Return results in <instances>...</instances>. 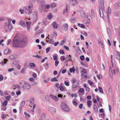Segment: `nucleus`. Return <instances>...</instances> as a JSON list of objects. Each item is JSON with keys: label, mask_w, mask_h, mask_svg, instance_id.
<instances>
[{"label": "nucleus", "mask_w": 120, "mask_h": 120, "mask_svg": "<svg viewBox=\"0 0 120 120\" xmlns=\"http://www.w3.org/2000/svg\"><path fill=\"white\" fill-rule=\"evenodd\" d=\"M25 104V103L24 101H22L21 102L20 105L21 106V109L23 107Z\"/></svg>", "instance_id": "cd10ccee"}, {"label": "nucleus", "mask_w": 120, "mask_h": 120, "mask_svg": "<svg viewBox=\"0 0 120 120\" xmlns=\"http://www.w3.org/2000/svg\"><path fill=\"white\" fill-rule=\"evenodd\" d=\"M7 103L8 101H5L3 103V105L5 106L7 105Z\"/></svg>", "instance_id": "603ef678"}, {"label": "nucleus", "mask_w": 120, "mask_h": 120, "mask_svg": "<svg viewBox=\"0 0 120 120\" xmlns=\"http://www.w3.org/2000/svg\"><path fill=\"white\" fill-rule=\"evenodd\" d=\"M50 96L52 99L56 101H57L59 99L57 97L54 96L52 94H50Z\"/></svg>", "instance_id": "9b49d317"}, {"label": "nucleus", "mask_w": 120, "mask_h": 120, "mask_svg": "<svg viewBox=\"0 0 120 120\" xmlns=\"http://www.w3.org/2000/svg\"><path fill=\"white\" fill-rule=\"evenodd\" d=\"M91 103L92 102L90 101L89 100L87 101V104L89 108H90L91 107Z\"/></svg>", "instance_id": "393cba45"}, {"label": "nucleus", "mask_w": 120, "mask_h": 120, "mask_svg": "<svg viewBox=\"0 0 120 120\" xmlns=\"http://www.w3.org/2000/svg\"><path fill=\"white\" fill-rule=\"evenodd\" d=\"M32 76L34 78H36L37 77V74L36 73H34L33 74Z\"/></svg>", "instance_id": "680f3d73"}, {"label": "nucleus", "mask_w": 120, "mask_h": 120, "mask_svg": "<svg viewBox=\"0 0 120 120\" xmlns=\"http://www.w3.org/2000/svg\"><path fill=\"white\" fill-rule=\"evenodd\" d=\"M35 79L33 78H31L29 79V80L30 81L33 82L34 80Z\"/></svg>", "instance_id": "09e8293b"}, {"label": "nucleus", "mask_w": 120, "mask_h": 120, "mask_svg": "<svg viewBox=\"0 0 120 120\" xmlns=\"http://www.w3.org/2000/svg\"><path fill=\"white\" fill-rule=\"evenodd\" d=\"M79 82L76 81L75 79H74L73 80L72 87L73 88H75L78 86L79 85Z\"/></svg>", "instance_id": "423d86ee"}, {"label": "nucleus", "mask_w": 120, "mask_h": 120, "mask_svg": "<svg viewBox=\"0 0 120 120\" xmlns=\"http://www.w3.org/2000/svg\"><path fill=\"white\" fill-rule=\"evenodd\" d=\"M91 14L93 16L94 15V11L93 10L91 9Z\"/></svg>", "instance_id": "e2e57ef3"}, {"label": "nucleus", "mask_w": 120, "mask_h": 120, "mask_svg": "<svg viewBox=\"0 0 120 120\" xmlns=\"http://www.w3.org/2000/svg\"><path fill=\"white\" fill-rule=\"evenodd\" d=\"M61 60L62 61H63L64 60L65 58V56H62L60 58Z\"/></svg>", "instance_id": "8fccbe9b"}, {"label": "nucleus", "mask_w": 120, "mask_h": 120, "mask_svg": "<svg viewBox=\"0 0 120 120\" xmlns=\"http://www.w3.org/2000/svg\"><path fill=\"white\" fill-rule=\"evenodd\" d=\"M6 117V116L4 114H3L1 116V118L3 119H4Z\"/></svg>", "instance_id": "774afa93"}, {"label": "nucleus", "mask_w": 120, "mask_h": 120, "mask_svg": "<svg viewBox=\"0 0 120 120\" xmlns=\"http://www.w3.org/2000/svg\"><path fill=\"white\" fill-rule=\"evenodd\" d=\"M65 40H63L60 43V45L61 46L63 45L65 43Z\"/></svg>", "instance_id": "ea45409f"}, {"label": "nucleus", "mask_w": 120, "mask_h": 120, "mask_svg": "<svg viewBox=\"0 0 120 120\" xmlns=\"http://www.w3.org/2000/svg\"><path fill=\"white\" fill-rule=\"evenodd\" d=\"M30 66L32 68L34 67L35 66V64H34L32 63H31L30 64Z\"/></svg>", "instance_id": "f704fd0d"}, {"label": "nucleus", "mask_w": 120, "mask_h": 120, "mask_svg": "<svg viewBox=\"0 0 120 120\" xmlns=\"http://www.w3.org/2000/svg\"><path fill=\"white\" fill-rule=\"evenodd\" d=\"M41 117L42 120H44L45 118V114L44 113L42 114L41 116Z\"/></svg>", "instance_id": "bb28decb"}, {"label": "nucleus", "mask_w": 120, "mask_h": 120, "mask_svg": "<svg viewBox=\"0 0 120 120\" xmlns=\"http://www.w3.org/2000/svg\"><path fill=\"white\" fill-rule=\"evenodd\" d=\"M11 52V50L8 49H5L4 51V54H6L8 53H10Z\"/></svg>", "instance_id": "2eb2a0df"}, {"label": "nucleus", "mask_w": 120, "mask_h": 120, "mask_svg": "<svg viewBox=\"0 0 120 120\" xmlns=\"http://www.w3.org/2000/svg\"><path fill=\"white\" fill-rule=\"evenodd\" d=\"M50 49H51V48L50 47H48V48H47L46 49V53H48L49 52V51L50 50Z\"/></svg>", "instance_id": "3c124183"}, {"label": "nucleus", "mask_w": 120, "mask_h": 120, "mask_svg": "<svg viewBox=\"0 0 120 120\" xmlns=\"http://www.w3.org/2000/svg\"><path fill=\"white\" fill-rule=\"evenodd\" d=\"M19 23L21 25L23 26L24 25V22L23 21L21 20L19 22Z\"/></svg>", "instance_id": "473e14b6"}, {"label": "nucleus", "mask_w": 120, "mask_h": 120, "mask_svg": "<svg viewBox=\"0 0 120 120\" xmlns=\"http://www.w3.org/2000/svg\"><path fill=\"white\" fill-rule=\"evenodd\" d=\"M33 57H35L36 58H39L41 59H42V58H41V56H38V55H37L36 56V55H33Z\"/></svg>", "instance_id": "c9c22d12"}, {"label": "nucleus", "mask_w": 120, "mask_h": 120, "mask_svg": "<svg viewBox=\"0 0 120 120\" xmlns=\"http://www.w3.org/2000/svg\"><path fill=\"white\" fill-rule=\"evenodd\" d=\"M56 6V4L55 3H53L50 5L51 7H55Z\"/></svg>", "instance_id": "5fc2aeb1"}, {"label": "nucleus", "mask_w": 120, "mask_h": 120, "mask_svg": "<svg viewBox=\"0 0 120 120\" xmlns=\"http://www.w3.org/2000/svg\"><path fill=\"white\" fill-rule=\"evenodd\" d=\"M86 73V70L84 69H83L82 71H81V74L82 75V76H83V75L84 74V73Z\"/></svg>", "instance_id": "b1692460"}, {"label": "nucleus", "mask_w": 120, "mask_h": 120, "mask_svg": "<svg viewBox=\"0 0 120 120\" xmlns=\"http://www.w3.org/2000/svg\"><path fill=\"white\" fill-rule=\"evenodd\" d=\"M58 88H59L60 90L61 91H63L64 90V88L63 86H60L59 87H58Z\"/></svg>", "instance_id": "c03bdc74"}, {"label": "nucleus", "mask_w": 120, "mask_h": 120, "mask_svg": "<svg viewBox=\"0 0 120 120\" xmlns=\"http://www.w3.org/2000/svg\"><path fill=\"white\" fill-rule=\"evenodd\" d=\"M61 106L62 109L64 111L68 112L69 110V109L68 106L64 103L62 102Z\"/></svg>", "instance_id": "7ed1b4c3"}, {"label": "nucleus", "mask_w": 120, "mask_h": 120, "mask_svg": "<svg viewBox=\"0 0 120 120\" xmlns=\"http://www.w3.org/2000/svg\"><path fill=\"white\" fill-rule=\"evenodd\" d=\"M8 60L7 59H4L3 61H2L0 63V64L2 65H4V64H6V62L8 61Z\"/></svg>", "instance_id": "f8f14e48"}, {"label": "nucleus", "mask_w": 120, "mask_h": 120, "mask_svg": "<svg viewBox=\"0 0 120 120\" xmlns=\"http://www.w3.org/2000/svg\"><path fill=\"white\" fill-rule=\"evenodd\" d=\"M62 29L63 30L65 31H67L68 30V24L67 23L64 24L62 27Z\"/></svg>", "instance_id": "1a4fd4ad"}, {"label": "nucleus", "mask_w": 120, "mask_h": 120, "mask_svg": "<svg viewBox=\"0 0 120 120\" xmlns=\"http://www.w3.org/2000/svg\"><path fill=\"white\" fill-rule=\"evenodd\" d=\"M64 47L68 51L69 50V47L67 46H64Z\"/></svg>", "instance_id": "338daca9"}, {"label": "nucleus", "mask_w": 120, "mask_h": 120, "mask_svg": "<svg viewBox=\"0 0 120 120\" xmlns=\"http://www.w3.org/2000/svg\"><path fill=\"white\" fill-rule=\"evenodd\" d=\"M66 10H64L63 11V13L64 14L67 12H68V10H69L70 8L69 6L68 5H66Z\"/></svg>", "instance_id": "dca6fc26"}, {"label": "nucleus", "mask_w": 120, "mask_h": 120, "mask_svg": "<svg viewBox=\"0 0 120 120\" xmlns=\"http://www.w3.org/2000/svg\"><path fill=\"white\" fill-rule=\"evenodd\" d=\"M59 52L62 54H64V50H60L59 51Z\"/></svg>", "instance_id": "37998d69"}, {"label": "nucleus", "mask_w": 120, "mask_h": 120, "mask_svg": "<svg viewBox=\"0 0 120 120\" xmlns=\"http://www.w3.org/2000/svg\"><path fill=\"white\" fill-rule=\"evenodd\" d=\"M16 94L17 95H19L21 94V92L19 90L18 91L16 92Z\"/></svg>", "instance_id": "69168bd1"}, {"label": "nucleus", "mask_w": 120, "mask_h": 120, "mask_svg": "<svg viewBox=\"0 0 120 120\" xmlns=\"http://www.w3.org/2000/svg\"><path fill=\"white\" fill-rule=\"evenodd\" d=\"M10 58L11 59H13L15 58V56L13 55H11L9 56Z\"/></svg>", "instance_id": "58836bf2"}, {"label": "nucleus", "mask_w": 120, "mask_h": 120, "mask_svg": "<svg viewBox=\"0 0 120 120\" xmlns=\"http://www.w3.org/2000/svg\"><path fill=\"white\" fill-rule=\"evenodd\" d=\"M5 28L6 27H7V25H8V29L11 30L12 29V26L11 24H7V22H5Z\"/></svg>", "instance_id": "9d476101"}, {"label": "nucleus", "mask_w": 120, "mask_h": 120, "mask_svg": "<svg viewBox=\"0 0 120 120\" xmlns=\"http://www.w3.org/2000/svg\"><path fill=\"white\" fill-rule=\"evenodd\" d=\"M59 43V42H54V43L53 44L55 46H57V45Z\"/></svg>", "instance_id": "052dcab7"}, {"label": "nucleus", "mask_w": 120, "mask_h": 120, "mask_svg": "<svg viewBox=\"0 0 120 120\" xmlns=\"http://www.w3.org/2000/svg\"><path fill=\"white\" fill-rule=\"evenodd\" d=\"M64 84L67 86H68L69 85V83L67 81L65 82H64Z\"/></svg>", "instance_id": "4d7b16f0"}, {"label": "nucleus", "mask_w": 120, "mask_h": 120, "mask_svg": "<svg viewBox=\"0 0 120 120\" xmlns=\"http://www.w3.org/2000/svg\"><path fill=\"white\" fill-rule=\"evenodd\" d=\"M99 13L100 16L103 18V11L102 9L100 7L99 8Z\"/></svg>", "instance_id": "4468645a"}, {"label": "nucleus", "mask_w": 120, "mask_h": 120, "mask_svg": "<svg viewBox=\"0 0 120 120\" xmlns=\"http://www.w3.org/2000/svg\"><path fill=\"white\" fill-rule=\"evenodd\" d=\"M107 34L109 35V36H111V30L109 28H107Z\"/></svg>", "instance_id": "412c9836"}, {"label": "nucleus", "mask_w": 120, "mask_h": 120, "mask_svg": "<svg viewBox=\"0 0 120 120\" xmlns=\"http://www.w3.org/2000/svg\"><path fill=\"white\" fill-rule=\"evenodd\" d=\"M98 90L100 93H103V91L102 88L101 87H98Z\"/></svg>", "instance_id": "c756f323"}, {"label": "nucleus", "mask_w": 120, "mask_h": 120, "mask_svg": "<svg viewBox=\"0 0 120 120\" xmlns=\"http://www.w3.org/2000/svg\"><path fill=\"white\" fill-rule=\"evenodd\" d=\"M78 26L81 27L82 28H85V27L84 25L80 23L78 24Z\"/></svg>", "instance_id": "2f4dec72"}, {"label": "nucleus", "mask_w": 120, "mask_h": 120, "mask_svg": "<svg viewBox=\"0 0 120 120\" xmlns=\"http://www.w3.org/2000/svg\"><path fill=\"white\" fill-rule=\"evenodd\" d=\"M48 17L49 19H50L52 18V16L51 13H50L49 14V15L48 16Z\"/></svg>", "instance_id": "e433bc0d"}, {"label": "nucleus", "mask_w": 120, "mask_h": 120, "mask_svg": "<svg viewBox=\"0 0 120 120\" xmlns=\"http://www.w3.org/2000/svg\"><path fill=\"white\" fill-rule=\"evenodd\" d=\"M117 53H116V59L119 60H120V52L117 51Z\"/></svg>", "instance_id": "a211bd4d"}, {"label": "nucleus", "mask_w": 120, "mask_h": 120, "mask_svg": "<svg viewBox=\"0 0 120 120\" xmlns=\"http://www.w3.org/2000/svg\"><path fill=\"white\" fill-rule=\"evenodd\" d=\"M57 78L55 77L54 78H53L51 79V81L52 82H53L54 81L56 82L58 80L56 79Z\"/></svg>", "instance_id": "c85d7f7f"}, {"label": "nucleus", "mask_w": 120, "mask_h": 120, "mask_svg": "<svg viewBox=\"0 0 120 120\" xmlns=\"http://www.w3.org/2000/svg\"><path fill=\"white\" fill-rule=\"evenodd\" d=\"M76 19L74 18L73 19H72L71 20V22L72 23H74L76 21Z\"/></svg>", "instance_id": "a18cd8bd"}, {"label": "nucleus", "mask_w": 120, "mask_h": 120, "mask_svg": "<svg viewBox=\"0 0 120 120\" xmlns=\"http://www.w3.org/2000/svg\"><path fill=\"white\" fill-rule=\"evenodd\" d=\"M24 12L26 14L29 15L32 12V11L31 9H28L27 7H25L24 8Z\"/></svg>", "instance_id": "20e7f679"}, {"label": "nucleus", "mask_w": 120, "mask_h": 120, "mask_svg": "<svg viewBox=\"0 0 120 120\" xmlns=\"http://www.w3.org/2000/svg\"><path fill=\"white\" fill-rule=\"evenodd\" d=\"M34 99L33 98H31L30 99V104L31 105H33L34 104Z\"/></svg>", "instance_id": "a878e982"}, {"label": "nucleus", "mask_w": 120, "mask_h": 120, "mask_svg": "<svg viewBox=\"0 0 120 120\" xmlns=\"http://www.w3.org/2000/svg\"><path fill=\"white\" fill-rule=\"evenodd\" d=\"M80 59L82 60H83L84 59V57L83 55H81L80 56Z\"/></svg>", "instance_id": "a19ab883"}, {"label": "nucleus", "mask_w": 120, "mask_h": 120, "mask_svg": "<svg viewBox=\"0 0 120 120\" xmlns=\"http://www.w3.org/2000/svg\"><path fill=\"white\" fill-rule=\"evenodd\" d=\"M19 11L21 12V14H23L24 13V10L23 9H20L19 10Z\"/></svg>", "instance_id": "79ce46f5"}, {"label": "nucleus", "mask_w": 120, "mask_h": 120, "mask_svg": "<svg viewBox=\"0 0 120 120\" xmlns=\"http://www.w3.org/2000/svg\"><path fill=\"white\" fill-rule=\"evenodd\" d=\"M81 33L84 35L85 36H87V34L84 31H82L81 32Z\"/></svg>", "instance_id": "de8ad7c7"}, {"label": "nucleus", "mask_w": 120, "mask_h": 120, "mask_svg": "<svg viewBox=\"0 0 120 120\" xmlns=\"http://www.w3.org/2000/svg\"><path fill=\"white\" fill-rule=\"evenodd\" d=\"M59 62L57 60H56L55 61V66H56V67L58 65V64H59Z\"/></svg>", "instance_id": "49530a36"}, {"label": "nucleus", "mask_w": 120, "mask_h": 120, "mask_svg": "<svg viewBox=\"0 0 120 120\" xmlns=\"http://www.w3.org/2000/svg\"><path fill=\"white\" fill-rule=\"evenodd\" d=\"M45 5H42L41 6L39 7V8L40 11L42 12V11H43L45 10Z\"/></svg>", "instance_id": "ddd939ff"}, {"label": "nucleus", "mask_w": 120, "mask_h": 120, "mask_svg": "<svg viewBox=\"0 0 120 120\" xmlns=\"http://www.w3.org/2000/svg\"><path fill=\"white\" fill-rule=\"evenodd\" d=\"M6 109V107L3 105L1 107V110L4 111H5Z\"/></svg>", "instance_id": "7c9ffc66"}, {"label": "nucleus", "mask_w": 120, "mask_h": 120, "mask_svg": "<svg viewBox=\"0 0 120 120\" xmlns=\"http://www.w3.org/2000/svg\"><path fill=\"white\" fill-rule=\"evenodd\" d=\"M26 70V68H23L20 71V72L22 73H24Z\"/></svg>", "instance_id": "72a5a7b5"}, {"label": "nucleus", "mask_w": 120, "mask_h": 120, "mask_svg": "<svg viewBox=\"0 0 120 120\" xmlns=\"http://www.w3.org/2000/svg\"><path fill=\"white\" fill-rule=\"evenodd\" d=\"M114 6L116 8H118L120 7V3L117 2L114 4Z\"/></svg>", "instance_id": "4be33fe9"}, {"label": "nucleus", "mask_w": 120, "mask_h": 120, "mask_svg": "<svg viewBox=\"0 0 120 120\" xmlns=\"http://www.w3.org/2000/svg\"><path fill=\"white\" fill-rule=\"evenodd\" d=\"M102 8L103 9H104V4L103 0H100Z\"/></svg>", "instance_id": "5701e85b"}, {"label": "nucleus", "mask_w": 120, "mask_h": 120, "mask_svg": "<svg viewBox=\"0 0 120 120\" xmlns=\"http://www.w3.org/2000/svg\"><path fill=\"white\" fill-rule=\"evenodd\" d=\"M71 56L70 55H69L68 56L67 55L66 57V59H68V61H69L71 60L72 62H73L72 60L71 59Z\"/></svg>", "instance_id": "6ab92c4d"}, {"label": "nucleus", "mask_w": 120, "mask_h": 120, "mask_svg": "<svg viewBox=\"0 0 120 120\" xmlns=\"http://www.w3.org/2000/svg\"><path fill=\"white\" fill-rule=\"evenodd\" d=\"M8 24H11V21H12V20L11 19H9L8 20Z\"/></svg>", "instance_id": "0e129e2a"}, {"label": "nucleus", "mask_w": 120, "mask_h": 120, "mask_svg": "<svg viewBox=\"0 0 120 120\" xmlns=\"http://www.w3.org/2000/svg\"><path fill=\"white\" fill-rule=\"evenodd\" d=\"M14 70V69L13 68H9L8 69V71L9 72H11V71H13Z\"/></svg>", "instance_id": "864d4df0"}, {"label": "nucleus", "mask_w": 120, "mask_h": 120, "mask_svg": "<svg viewBox=\"0 0 120 120\" xmlns=\"http://www.w3.org/2000/svg\"><path fill=\"white\" fill-rule=\"evenodd\" d=\"M56 109L53 107L50 108L49 109V111L53 114H54L56 113Z\"/></svg>", "instance_id": "0eeeda50"}, {"label": "nucleus", "mask_w": 120, "mask_h": 120, "mask_svg": "<svg viewBox=\"0 0 120 120\" xmlns=\"http://www.w3.org/2000/svg\"><path fill=\"white\" fill-rule=\"evenodd\" d=\"M20 84L22 86V87L24 90L26 89L29 90L31 88L30 85V84L28 83L25 81H21L20 82Z\"/></svg>", "instance_id": "f03ea898"}, {"label": "nucleus", "mask_w": 120, "mask_h": 120, "mask_svg": "<svg viewBox=\"0 0 120 120\" xmlns=\"http://www.w3.org/2000/svg\"><path fill=\"white\" fill-rule=\"evenodd\" d=\"M79 91L80 92L83 93L84 92V90L83 88H81L79 89Z\"/></svg>", "instance_id": "4c0bfd02"}, {"label": "nucleus", "mask_w": 120, "mask_h": 120, "mask_svg": "<svg viewBox=\"0 0 120 120\" xmlns=\"http://www.w3.org/2000/svg\"><path fill=\"white\" fill-rule=\"evenodd\" d=\"M109 74L110 77L112 78V71H109Z\"/></svg>", "instance_id": "13d9d810"}, {"label": "nucleus", "mask_w": 120, "mask_h": 120, "mask_svg": "<svg viewBox=\"0 0 120 120\" xmlns=\"http://www.w3.org/2000/svg\"><path fill=\"white\" fill-rule=\"evenodd\" d=\"M27 42L25 39L20 38L15 36L13 41L12 45L14 47L22 48L27 45Z\"/></svg>", "instance_id": "f257e3e1"}, {"label": "nucleus", "mask_w": 120, "mask_h": 120, "mask_svg": "<svg viewBox=\"0 0 120 120\" xmlns=\"http://www.w3.org/2000/svg\"><path fill=\"white\" fill-rule=\"evenodd\" d=\"M75 70V68L74 66L72 68H70L69 69V71L71 72H73L74 73Z\"/></svg>", "instance_id": "aec40b11"}, {"label": "nucleus", "mask_w": 120, "mask_h": 120, "mask_svg": "<svg viewBox=\"0 0 120 120\" xmlns=\"http://www.w3.org/2000/svg\"><path fill=\"white\" fill-rule=\"evenodd\" d=\"M16 68L17 69L19 70H20L21 68V66L19 64L17 65Z\"/></svg>", "instance_id": "bf43d9fd"}, {"label": "nucleus", "mask_w": 120, "mask_h": 120, "mask_svg": "<svg viewBox=\"0 0 120 120\" xmlns=\"http://www.w3.org/2000/svg\"><path fill=\"white\" fill-rule=\"evenodd\" d=\"M45 98L46 100L48 101H49V99H50V98L48 96H47L45 97Z\"/></svg>", "instance_id": "6e6d98bb"}, {"label": "nucleus", "mask_w": 120, "mask_h": 120, "mask_svg": "<svg viewBox=\"0 0 120 120\" xmlns=\"http://www.w3.org/2000/svg\"><path fill=\"white\" fill-rule=\"evenodd\" d=\"M78 1L75 0H72L70 1V4L72 6L76 5L78 4Z\"/></svg>", "instance_id": "39448f33"}, {"label": "nucleus", "mask_w": 120, "mask_h": 120, "mask_svg": "<svg viewBox=\"0 0 120 120\" xmlns=\"http://www.w3.org/2000/svg\"><path fill=\"white\" fill-rule=\"evenodd\" d=\"M52 25L53 26V28L56 29L58 25L56 22H53L52 23Z\"/></svg>", "instance_id": "f3484780"}, {"label": "nucleus", "mask_w": 120, "mask_h": 120, "mask_svg": "<svg viewBox=\"0 0 120 120\" xmlns=\"http://www.w3.org/2000/svg\"><path fill=\"white\" fill-rule=\"evenodd\" d=\"M111 12V10L110 8L109 7L108 8V11L107 12V16L108 17L107 21L108 22H109L110 20L109 18V14H108V13H109L110 14Z\"/></svg>", "instance_id": "6e6552de"}]
</instances>
